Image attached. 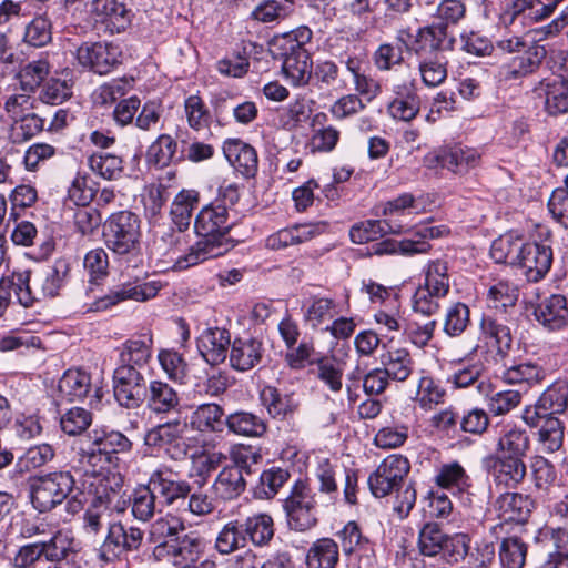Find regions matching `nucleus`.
<instances>
[{
	"instance_id": "obj_1",
	"label": "nucleus",
	"mask_w": 568,
	"mask_h": 568,
	"mask_svg": "<svg viewBox=\"0 0 568 568\" xmlns=\"http://www.w3.org/2000/svg\"><path fill=\"white\" fill-rule=\"evenodd\" d=\"M231 227L232 223L224 205L211 202L203 206L194 220V231L200 240L175 261L174 268L186 270L227 253L234 247L233 241L229 237Z\"/></svg>"
},
{
	"instance_id": "obj_2",
	"label": "nucleus",
	"mask_w": 568,
	"mask_h": 568,
	"mask_svg": "<svg viewBox=\"0 0 568 568\" xmlns=\"http://www.w3.org/2000/svg\"><path fill=\"white\" fill-rule=\"evenodd\" d=\"M102 226L104 244L112 253L120 256L139 253L142 233L141 220L135 213L129 210L114 212Z\"/></svg>"
},
{
	"instance_id": "obj_3",
	"label": "nucleus",
	"mask_w": 568,
	"mask_h": 568,
	"mask_svg": "<svg viewBox=\"0 0 568 568\" xmlns=\"http://www.w3.org/2000/svg\"><path fill=\"white\" fill-rule=\"evenodd\" d=\"M74 485V477L69 470L37 476L30 483L31 504L39 513L50 511L68 498Z\"/></svg>"
},
{
	"instance_id": "obj_4",
	"label": "nucleus",
	"mask_w": 568,
	"mask_h": 568,
	"mask_svg": "<svg viewBox=\"0 0 568 568\" xmlns=\"http://www.w3.org/2000/svg\"><path fill=\"white\" fill-rule=\"evenodd\" d=\"M286 523L291 530L304 532L317 525L315 495L303 480H296L283 499Z\"/></svg>"
},
{
	"instance_id": "obj_5",
	"label": "nucleus",
	"mask_w": 568,
	"mask_h": 568,
	"mask_svg": "<svg viewBox=\"0 0 568 568\" xmlns=\"http://www.w3.org/2000/svg\"><path fill=\"white\" fill-rule=\"evenodd\" d=\"M144 539V531L132 524L121 520L108 521V532L98 549V558L112 562L124 555L138 551Z\"/></svg>"
},
{
	"instance_id": "obj_6",
	"label": "nucleus",
	"mask_w": 568,
	"mask_h": 568,
	"mask_svg": "<svg viewBox=\"0 0 568 568\" xmlns=\"http://www.w3.org/2000/svg\"><path fill=\"white\" fill-rule=\"evenodd\" d=\"M149 385L138 367L118 366L113 373V393L116 402L125 408H138L148 396Z\"/></svg>"
},
{
	"instance_id": "obj_7",
	"label": "nucleus",
	"mask_w": 568,
	"mask_h": 568,
	"mask_svg": "<svg viewBox=\"0 0 568 568\" xmlns=\"http://www.w3.org/2000/svg\"><path fill=\"white\" fill-rule=\"evenodd\" d=\"M122 52L106 41L83 42L75 51L78 63L99 75H106L121 63Z\"/></svg>"
},
{
	"instance_id": "obj_8",
	"label": "nucleus",
	"mask_w": 568,
	"mask_h": 568,
	"mask_svg": "<svg viewBox=\"0 0 568 568\" xmlns=\"http://www.w3.org/2000/svg\"><path fill=\"white\" fill-rule=\"evenodd\" d=\"M410 469L408 459L402 455L386 457L368 477V486L376 498H383L397 488Z\"/></svg>"
},
{
	"instance_id": "obj_9",
	"label": "nucleus",
	"mask_w": 568,
	"mask_h": 568,
	"mask_svg": "<svg viewBox=\"0 0 568 568\" xmlns=\"http://www.w3.org/2000/svg\"><path fill=\"white\" fill-rule=\"evenodd\" d=\"M148 485L161 499L159 504L172 506L191 494V484L180 478L178 471L168 465H160L149 476Z\"/></svg>"
},
{
	"instance_id": "obj_10",
	"label": "nucleus",
	"mask_w": 568,
	"mask_h": 568,
	"mask_svg": "<svg viewBox=\"0 0 568 568\" xmlns=\"http://www.w3.org/2000/svg\"><path fill=\"white\" fill-rule=\"evenodd\" d=\"M339 549L346 557L358 558V568H375L374 544L365 536L359 525L351 520L335 534Z\"/></svg>"
},
{
	"instance_id": "obj_11",
	"label": "nucleus",
	"mask_w": 568,
	"mask_h": 568,
	"mask_svg": "<svg viewBox=\"0 0 568 568\" xmlns=\"http://www.w3.org/2000/svg\"><path fill=\"white\" fill-rule=\"evenodd\" d=\"M483 467L498 487L517 488L526 478L527 466L524 458L488 455L483 459Z\"/></svg>"
},
{
	"instance_id": "obj_12",
	"label": "nucleus",
	"mask_w": 568,
	"mask_h": 568,
	"mask_svg": "<svg viewBox=\"0 0 568 568\" xmlns=\"http://www.w3.org/2000/svg\"><path fill=\"white\" fill-rule=\"evenodd\" d=\"M161 288L162 283L155 280L141 283L128 282L112 288L108 294L98 297L90 310L95 312L104 311L126 300L145 302L155 297Z\"/></svg>"
},
{
	"instance_id": "obj_13",
	"label": "nucleus",
	"mask_w": 568,
	"mask_h": 568,
	"mask_svg": "<svg viewBox=\"0 0 568 568\" xmlns=\"http://www.w3.org/2000/svg\"><path fill=\"white\" fill-rule=\"evenodd\" d=\"M89 13L95 26L111 34L123 32L131 23V11L121 0H92Z\"/></svg>"
},
{
	"instance_id": "obj_14",
	"label": "nucleus",
	"mask_w": 568,
	"mask_h": 568,
	"mask_svg": "<svg viewBox=\"0 0 568 568\" xmlns=\"http://www.w3.org/2000/svg\"><path fill=\"white\" fill-rule=\"evenodd\" d=\"M551 263L552 250L549 245L525 241L515 267L520 268L527 281L539 282L549 272Z\"/></svg>"
},
{
	"instance_id": "obj_15",
	"label": "nucleus",
	"mask_w": 568,
	"mask_h": 568,
	"mask_svg": "<svg viewBox=\"0 0 568 568\" xmlns=\"http://www.w3.org/2000/svg\"><path fill=\"white\" fill-rule=\"evenodd\" d=\"M122 488L123 478L119 473L106 471L105 475H98L89 481V490L93 495L91 504L123 513L126 503L121 500Z\"/></svg>"
},
{
	"instance_id": "obj_16",
	"label": "nucleus",
	"mask_w": 568,
	"mask_h": 568,
	"mask_svg": "<svg viewBox=\"0 0 568 568\" xmlns=\"http://www.w3.org/2000/svg\"><path fill=\"white\" fill-rule=\"evenodd\" d=\"M547 55V50L544 45L538 44L535 39L530 44L514 55L509 61L501 65V74L505 80H519L534 74L540 68L542 61Z\"/></svg>"
},
{
	"instance_id": "obj_17",
	"label": "nucleus",
	"mask_w": 568,
	"mask_h": 568,
	"mask_svg": "<svg viewBox=\"0 0 568 568\" xmlns=\"http://www.w3.org/2000/svg\"><path fill=\"white\" fill-rule=\"evenodd\" d=\"M544 99V110L550 116L568 113V78L555 75L541 80L534 89Z\"/></svg>"
},
{
	"instance_id": "obj_18",
	"label": "nucleus",
	"mask_w": 568,
	"mask_h": 568,
	"mask_svg": "<svg viewBox=\"0 0 568 568\" xmlns=\"http://www.w3.org/2000/svg\"><path fill=\"white\" fill-rule=\"evenodd\" d=\"M231 345V334L222 327L204 329L196 342L199 353L210 365L223 363L227 357Z\"/></svg>"
},
{
	"instance_id": "obj_19",
	"label": "nucleus",
	"mask_w": 568,
	"mask_h": 568,
	"mask_svg": "<svg viewBox=\"0 0 568 568\" xmlns=\"http://www.w3.org/2000/svg\"><path fill=\"white\" fill-rule=\"evenodd\" d=\"M186 424H182L180 420L172 423L161 424L150 429L145 435V444L148 446H173L174 452L168 448V453L171 458L178 460L186 455L187 449L183 442V433Z\"/></svg>"
},
{
	"instance_id": "obj_20",
	"label": "nucleus",
	"mask_w": 568,
	"mask_h": 568,
	"mask_svg": "<svg viewBox=\"0 0 568 568\" xmlns=\"http://www.w3.org/2000/svg\"><path fill=\"white\" fill-rule=\"evenodd\" d=\"M223 153L229 163L244 178L257 173L258 156L256 150L241 139H227L223 143Z\"/></svg>"
},
{
	"instance_id": "obj_21",
	"label": "nucleus",
	"mask_w": 568,
	"mask_h": 568,
	"mask_svg": "<svg viewBox=\"0 0 568 568\" xmlns=\"http://www.w3.org/2000/svg\"><path fill=\"white\" fill-rule=\"evenodd\" d=\"M325 226V223L295 224L268 235L265 245L270 250L280 251L292 245L302 244L322 234Z\"/></svg>"
},
{
	"instance_id": "obj_22",
	"label": "nucleus",
	"mask_w": 568,
	"mask_h": 568,
	"mask_svg": "<svg viewBox=\"0 0 568 568\" xmlns=\"http://www.w3.org/2000/svg\"><path fill=\"white\" fill-rule=\"evenodd\" d=\"M282 57V72L293 87L306 85L313 62L307 50L278 49Z\"/></svg>"
},
{
	"instance_id": "obj_23",
	"label": "nucleus",
	"mask_w": 568,
	"mask_h": 568,
	"mask_svg": "<svg viewBox=\"0 0 568 568\" xmlns=\"http://www.w3.org/2000/svg\"><path fill=\"white\" fill-rule=\"evenodd\" d=\"M88 442L98 450L109 457L116 465L118 455L129 453L132 449V442L121 432L108 428H94L88 434Z\"/></svg>"
},
{
	"instance_id": "obj_24",
	"label": "nucleus",
	"mask_w": 568,
	"mask_h": 568,
	"mask_svg": "<svg viewBox=\"0 0 568 568\" xmlns=\"http://www.w3.org/2000/svg\"><path fill=\"white\" fill-rule=\"evenodd\" d=\"M536 321L549 331H559L568 324L567 300L561 294H552L542 300L534 311Z\"/></svg>"
},
{
	"instance_id": "obj_25",
	"label": "nucleus",
	"mask_w": 568,
	"mask_h": 568,
	"mask_svg": "<svg viewBox=\"0 0 568 568\" xmlns=\"http://www.w3.org/2000/svg\"><path fill=\"white\" fill-rule=\"evenodd\" d=\"M564 0H515L504 12L503 19L513 24L518 19L539 21L548 18Z\"/></svg>"
},
{
	"instance_id": "obj_26",
	"label": "nucleus",
	"mask_w": 568,
	"mask_h": 568,
	"mask_svg": "<svg viewBox=\"0 0 568 568\" xmlns=\"http://www.w3.org/2000/svg\"><path fill=\"white\" fill-rule=\"evenodd\" d=\"M264 353L263 343L257 338H235L230 348V365L239 372H246L258 365Z\"/></svg>"
},
{
	"instance_id": "obj_27",
	"label": "nucleus",
	"mask_w": 568,
	"mask_h": 568,
	"mask_svg": "<svg viewBox=\"0 0 568 568\" xmlns=\"http://www.w3.org/2000/svg\"><path fill=\"white\" fill-rule=\"evenodd\" d=\"M495 508L500 520L524 524L530 516L532 500L519 493H505L497 497Z\"/></svg>"
},
{
	"instance_id": "obj_28",
	"label": "nucleus",
	"mask_w": 568,
	"mask_h": 568,
	"mask_svg": "<svg viewBox=\"0 0 568 568\" xmlns=\"http://www.w3.org/2000/svg\"><path fill=\"white\" fill-rule=\"evenodd\" d=\"M341 560L339 544L331 537L314 540L305 554V568H336Z\"/></svg>"
},
{
	"instance_id": "obj_29",
	"label": "nucleus",
	"mask_w": 568,
	"mask_h": 568,
	"mask_svg": "<svg viewBox=\"0 0 568 568\" xmlns=\"http://www.w3.org/2000/svg\"><path fill=\"white\" fill-rule=\"evenodd\" d=\"M449 234V227L447 225H420L415 231L414 239H404L397 241V254L404 256H414L417 254H426L430 251L432 245L427 240L440 239Z\"/></svg>"
},
{
	"instance_id": "obj_30",
	"label": "nucleus",
	"mask_w": 568,
	"mask_h": 568,
	"mask_svg": "<svg viewBox=\"0 0 568 568\" xmlns=\"http://www.w3.org/2000/svg\"><path fill=\"white\" fill-rule=\"evenodd\" d=\"M246 477L241 470L224 466L213 481V495L222 501L237 499L246 490Z\"/></svg>"
},
{
	"instance_id": "obj_31",
	"label": "nucleus",
	"mask_w": 568,
	"mask_h": 568,
	"mask_svg": "<svg viewBox=\"0 0 568 568\" xmlns=\"http://www.w3.org/2000/svg\"><path fill=\"white\" fill-rule=\"evenodd\" d=\"M226 454L220 450L204 449L192 454L189 468V478L194 480L200 488L205 486L211 477L225 460Z\"/></svg>"
},
{
	"instance_id": "obj_32",
	"label": "nucleus",
	"mask_w": 568,
	"mask_h": 568,
	"mask_svg": "<svg viewBox=\"0 0 568 568\" xmlns=\"http://www.w3.org/2000/svg\"><path fill=\"white\" fill-rule=\"evenodd\" d=\"M190 427L199 433H222L226 426L224 409L216 403L199 405L190 415Z\"/></svg>"
},
{
	"instance_id": "obj_33",
	"label": "nucleus",
	"mask_w": 568,
	"mask_h": 568,
	"mask_svg": "<svg viewBox=\"0 0 568 568\" xmlns=\"http://www.w3.org/2000/svg\"><path fill=\"white\" fill-rule=\"evenodd\" d=\"M69 272V263L64 260H58L42 270L36 278V285L39 288H34L40 294V301L47 297H55L65 285Z\"/></svg>"
},
{
	"instance_id": "obj_34",
	"label": "nucleus",
	"mask_w": 568,
	"mask_h": 568,
	"mask_svg": "<svg viewBox=\"0 0 568 568\" xmlns=\"http://www.w3.org/2000/svg\"><path fill=\"white\" fill-rule=\"evenodd\" d=\"M185 530L183 520L172 514L155 519L149 527L148 539L156 545V550L168 549L170 544Z\"/></svg>"
},
{
	"instance_id": "obj_35",
	"label": "nucleus",
	"mask_w": 568,
	"mask_h": 568,
	"mask_svg": "<svg viewBox=\"0 0 568 568\" xmlns=\"http://www.w3.org/2000/svg\"><path fill=\"white\" fill-rule=\"evenodd\" d=\"M242 527L246 541L254 547L268 546L275 535L274 520L267 513H254L243 519Z\"/></svg>"
},
{
	"instance_id": "obj_36",
	"label": "nucleus",
	"mask_w": 568,
	"mask_h": 568,
	"mask_svg": "<svg viewBox=\"0 0 568 568\" xmlns=\"http://www.w3.org/2000/svg\"><path fill=\"white\" fill-rule=\"evenodd\" d=\"M205 549V542L196 532L178 536L168 548L176 565H191L197 562Z\"/></svg>"
},
{
	"instance_id": "obj_37",
	"label": "nucleus",
	"mask_w": 568,
	"mask_h": 568,
	"mask_svg": "<svg viewBox=\"0 0 568 568\" xmlns=\"http://www.w3.org/2000/svg\"><path fill=\"white\" fill-rule=\"evenodd\" d=\"M230 433L248 438H260L267 430V424L263 417L248 410H236L225 417Z\"/></svg>"
},
{
	"instance_id": "obj_38",
	"label": "nucleus",
	"mask_w": 568,
	"mask_h": 568,
	"mask_svg": "<svg viewBox=\"0 0 568 568\" xmlns=\"http://www.w3.org/2000/svg\"><path fill=\"white\" fill-rule=\"evenodd\" d=\"M529 447L530 439L525 429L506 425L497 440L496 450L493 455L525 459Z\"/></svg>"
},
{
	"instance_id": "obj_39",
	"label": "nucleus",
	"mask_w": 568,
	"mask_h": 568,
	"mask_svg": "<svg viewBox=\"0 0 568 568\" xmlns=\"http://www.w3.org/2000/svg\"><path fill=\"white\" fill-rule=\"evenodd\" d=\"M148 408L155 414H169L180 406L179 393L168 383L151 381L145 398Z\"/></svg>"
},
{
	"instance_id": "obj_40",
	"label": "nucleus",
	"mask_w": 568,
	"mask_h": 568,
	"mask_svg": "<svg viewBox=\"0 0 568 568\" xmlns=\"http://www.w3.org/2000/svg\"><path fill=\"white\" fill-rule=\"evenodd\" d=\"M92 387L91 376L81 369H68L58 383V393L61 400H83Z\"/></svg>"
},
{
	"instance_id": "obj_41",
	"label": "nucleus",
	"mask_w": 568,
	"mask_h": 568,
	"mask_svg": "<svg viewBox=\"0 0 568 568\" xmlns=\"http://www.w3.org/2000/svg\"><path fill=\"white\" fill-rule=\"evenodd\" d=\"M568 407V381L557 379L549 385L536 403V414L554 416L562 414Z\"/></svg>"
},
{
	"instance_id": "obj_42",
	"label": "nucleus",
	"mask_w": 568,
	"mask_h": 568,
	"mask_svg": "<svg viewBox=\"0 0 568 568\" xmlns=\"http://www.w3.org/2000/svg\"><path fill=\"white\" fill-rule=\"evenodd\" d=\"M381 363L388 377L395 382H406L414 372L415 363L408 349L392 348L382 354Z\"/></svg>"
},
{
	"instance_id": "obj_43",
	"label": "nucleus",
	"mask_w": 568,
	"mask_h": 568,
	"mask_svg": "<svg viewBox=\"0 0 568 568\" xmlns=\"http://www.w3.org/2000/svg\"><path fill=\"white\" fill-rule=\"evenodd\" d=\"M546 377V371L542 366L524 362L505 368L501 373V379L508 385H518L524 389L531 388L541 384Z\"/></svg>"
},
{
	"instance_id": "obj_44",
	"label": "nucleus",
	"mask_w": 568,
	"mask_h": 568,
	"mask_svg": "<svg viewBox=\"0 0 568 568\" xmlns=\"http://www.w3.org/2000/svg\"><path fill=\"white\" fill-rule=\"evenodd\" d=\"M417 40L428 45L427 52L453 51L456 44V37L446 24L434 22L429 26L419 28Z\"/></svg>"
},
{
	"instance_id": "obj_45",
	"label": "nucleus",
	"mask_w": 568,
	"mask_h": 568,
	"mask_svg": "<svg viewBox=\"0 0 568 568\" xmlns=\"http://www.w3.org/2000/svg\"><path fill=\"white\" fill-rule=\"evenodd\" d=\"M448 262L443 258L429 260L423 267L424 283L420 284L435 296L445 297L450 288Z\"/></svg>"
},
{
	"instance_id": "obj_46",
	"label": "nucleus",
	"mask_w": 568,
	"mask_h": 568,
	"mask_svg": "<svg viewBox=\"0 0 568 568\" xmlns=\"http://www.w3.org/2000/svg\"><path fill=\"white\" fill-rule=\"evenodd\" d=\"M200 202V193L196 190H181L174 197L170 215L173 224L180 232L189 229L193 211Z\"/></svg>"
},
{
	"instance_id": "obj_47",
	"label": "nucleus",
	"mask_w": 568,
	"mask_h": 568,
	"mask_svg": "<svg viewBox=\"0 0 568 568\" xmlns=\"http://www.w3.org/2000/svg\"><path fill=\"white\" fill-rule=\"evenodd\" d=\"M448 59L443 52H423L419 54V73L427 87H437L447 78Z\"/></svg>"
},
{
	"instance_id": "obj_48",
	"label": "nucleus",
	"mask_w": 568,
	"mask_h": 568,
	"mask_svg": "<svg viewBox=\"0 0 568 568\" xmlns=\"http://www.w3.org/2000/svg\"><path fill=\"white\" fill-rule=\"evenodd\" d=\"M247 546L241 519H232L223 525L214 541V549L227 556Z\"/></svg>"
},
{
	"instance_id": "obj_49",
	"label": "nucleus",
	"mask_w": 568,
	"mask_h": 568,
	"mask_svg": "<svg viewBox=\"0 0 568 568\" xmlns=\"http://www.w3.org/2000/svg\"><path fill=\"white\" fill-rule=\"evenodd\" d=\"M415 197L412 193H402L397 197L382 204V215L385 216L383 223L390 234H403L408 229L399 223L396 217L403 215L405 210L415 207Z\"/></svg>"
},
{
	"instance_id": "obj_50",
	"label": "nucleus",
	"mask_w": 568,
	"mask_h": 568,
	"mask_svg": "<svg viewBox=\"0 0 568 568\" xmlns=\"http://www.w3.org/2000/svg\"><path fill=\"white\" fill-rule=\"evenodd\" d=\"M260 399L267 413L276 419H284L293 415L298 407V403L294 400L292 395H283L274 386L263 387Z\"/></svg>"
},
{
	"instance_id": "obj_51",
	"label": "nucleus",
	"mask_w": 568,
	"mask_h": 568,
	"mask_svg": "<svg viewBox=\"0 0 568 568\" xmlns=\"http://www.w3.org/2000/svg\"><path fill=\"white\" fill-rule=\"evenodd\" d=\"M484 372V365L480 362L462 363L447 376V383L455 389L467 388L477 383V389L480 394L488 395L490 385L479 381Z\"/></svg>"
},
{
	"instance_id": "obj_52",
	"label": "nucleus",
	"mask_w": 568,
	"mask_h": 568,
	"mask_svg": "<svg viewBox=\"0 0 568 568\" xmlns=\"http://www.w3.org/2000/svg\"><path fill=\"white\" fill-rule=\"evenodd\" d=\"M525 240L513 233L496 239L490 246V256L496 263L516 266Z\"/></svg>"
},
{
	"instance_id": "obj_53",
	"label": "nucleus",
	"mask_w": 568,
	"mask_h": 568,
	"mask_svg": "<svg viewBox=\"0 0 568 568\" xmlns=\"http://www.w3.org/2000/svg\"><path fill=\"white\" fill-rule=\"evenodd\" d=\"M290 476L288 470L281 467L264 469L260 475L257 485L254 487V497L262 500L274 498L287 483Z\"/></svg>"
},
{
	"instance_id": "obj_54",
	"label": "nucleus",
	"mask_w": 568,
	"mask_h": 568,
	"mask_svg": "<svg viewBox=\"0 0 568 568\" xmlns=\"http://www.w3.org/2000/svg\"><path fill=\"white\" fill-rule=\"evenodd\" d=\"M152 339L139 338L126 341L120 352L119 366H133L142 371L151 358Z\"/></svg>"
},
{
	"instance_id": "obj_55",
	"label": "nucleus",
	"mask_w": 568,
	"mask_h": 568,
	"mask_svg": "<svg viewBox=\"0 0 568 568\" xmlns=\"http://www.w3.org/2000/svg\"><path fill=\"white\" fill-rule=\"evenodd\" d=\"M337 315L338 310L335 300L324 296H313L305 308L304 320L312 328H317L325 322L332 321Z\"/></svg>"
},
{
	"instance_id": "obj_56",
	"label": "nucleus",
	"mask_w": 568,
	"mask_h": 568,
	"mask_svg": "<svg viewBox=\"0 0 568 568\" xmlns=\"http://www.w3.org/2000/svg\"><path fill=\"white\" fill-rule=\"evenodd\" d=\"M156 497L148 484L136 487L130 498L132 516L143 523L151 520L158 510Z\"/></svg>"
},
{
	"instance_id": "obj_57",
	"label": "nucleus",
	"mask_w": 568,
	"mask_h": 568,
	"mask_svg": "<svg viewBox=\"0 0 568 568\" xmlns=\"http://www.w3.org/2000/svg\"><path fill=\"white\" fill-rule=\"evenodd\" d=\"M438 159L443 168L462 173L469 168L476 166L479 163L480 155L475 149L455 146L444 151Z\"/></svg>"
},
{
	"instance_id": "obj_58",
	"label": "nucleus",
	"mask_w": 568,
	"mask_h": 568,
	"mask_svg": "<svg viewBox=\"0 0 568 568\" xmlns=\"http://www.w3.org/2000/svg\"><path fill=\"white\" fill-rule=\"evenodd\" d=\"M88 165L94 174L109 181L119 179L123 172L122 158L104 151L91 154Z\"/></svg>"
},
{
	"instance_id": "obj_59",
	"label": "nucleus",
	"mask_w": 568,
	"mask_h": 568,
	"mask_svg": "<svg viewBox=\"0 0 568 568\" xmlns=\"http://www.w3.org/2000/svg\"><path fill=\"white\" fill-rule=\"evenodd\" d=\"M435 483L442 488L463 493L470 486V477L458 462H450L439 467Z\"/></svg>"
},
{
	"instance_id": "obj_60",
	"label": "nucleus",
	"mask_w": 568,
	"mask_h": 568,
	"mask_svg": "<svg viewBox=\"0 0 568 568\" xmlns=\"http://www.w3.org/2000/svg\"><path fill=\"white\" fill-rule=\"evenodd\" d=\"M78 456L80 468L91 479L98 475H105L111 466H115L109 457H105L101 450H98L89 442L80 448Z\"/></svg>"
},
{
	"instance_id": "obj_61",
	"label": "nucleus",
	"mask_w": 568,
	"mask_h": 568,
	"mask_svg": "<svg viewBox=\"0 0 568 568\" xmlns=\"http://www.w3.org/2000/svg\"><path fill=\"white\" fill-rule=\"evenodd\" d=\"M134 88V78L122 77L112 79L99 85L94 93V102L100 105H109L122 100Z\"/></svg>"
},
{
	"instance_id": "obj_62",
	"label": "nucleus",
	"mask_w": 568,
	"mask_h": 568,
	"mask_svg": "<svg viewBox=\"0 0 568 568\" xmlns=\"http://www.w3.org/2000/svg\"><path fill=\"white\" fill-rule=\"evenodd\" d=\"M339 80L338 65L328 59L316 60L311 69L310 80L307 84L316 90H328L334 88Z\"/></svg>"
},
{
	"instance_id": "obj_63",
	"label": "nucleus",
	"mask_w": 568,
	"mask_h": 568,
	"mask_svg": "<svg viewBox=\"0 0 568 568\" xmlns=\"http://www.w3.org/2000/svg\"><path fill=\"white\" fill-rule=\"evenodd\" d=\"M564 424L555 416L546 417L539 425L538 444L545 453L559 450L564 443Z\"/></svg>"
},
{
	"instance_id": "obj_64",
	"label": "nucleus",
	"mask_w": 568,
	"mask_h": 568,
	"mask_svg": "<svg viewBox=\"0 0 568 568\" xmlns=\"http://www.w3.org/2000/svg\"><path fill=\"white\" fill-rule=\"evenodd\" d=\"M527 545L517 536L504 538L499 545V560L504 568H523Z\"/></svg>"
}]
</instances>
